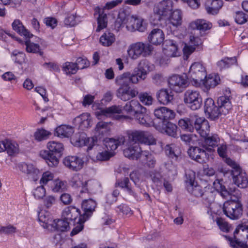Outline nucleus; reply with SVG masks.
<instances>
[{
	"label": "nucleus",
	"mask_w": 248,
	"mask_h": 248,
	"mask_svg": "<svg viewBox=\"0 0 248 248\" xmlns=\"http://www.w3.org/2000/svg\"><path fill=\"white\" fill-rule=\"evenodd\" d=\"M131 20L136 21V24L132 29V30H137L140 32H143L146 29V25L145 23L144 19L141 18H131Z\"/></svg>",
	"instance_id": "nucleus-58"
},
{
	"label": "nucleus",
	"mask_w": 248,
	"mask_h": 248,
	"mask_svg": "<svg viewBox=\"0 0 248 248\" xmlns=\"http://www.w3.org/2000/svg\"><path fill=\"white\" fill-rule=\"evenodd\" d=\"M169 23L174 27L180 26L182 22V13L181 10L176 9L172 10L167 19Z\"/></svg>",
	"instance_id": "nucleus-37"
},
{
	"label": "nucleus",
	"mask_w": 248,
	"mask_h": 248,
	"mask_svg": "<svg viewBox=\"0 0 248 248\" xmlns=\"http://www.w3.org/2000/svg\"><path fill=\"white\" fill-rule=\"evenodd\" d=\"M148 39L152 44L158 45L163 42L164 39V34L161 30L154 29L149 34Z\"/></svg>",
	"instance_id": "nucleus-33"
},
{
	"label": "nucleus",
	"mask_w": 248,
	"mask_h": 248,
	"mask_svg": "<svg viewBox=\"0 0 248 248\" xmlns=\"http://www.w3.org/2000/svg\"><path fill=\"white\" fill-rule=\"evenodd\" d=\"M75 121L78 123L80 129L84 130L91 126V118L90 114L88 113H84L77 117Z\"/></svg>",
	"instance_id": "nucleus-39"
},
{
	"label": "nucleus",
	"mask_w": 248,
	"mask_h": 248,
	"mask_svg": "<svg viewBox=\"0 0 248 248\" xmlns=\"http://www.w3.org/2000/svg\"><path fill=\"white\" fill-rule=\"evenodd\" d=\"M62 70L66 75L70 76L77 72L78 67L75 63L67 62L63 64Z\"/></svg>",
	"instance_id": "nucleus-53"
},
{
	"label": "nucleus",
	"mask_w": 248,
	"mask_h": 248,
	"mask_svg": "<svg viewBox=\"0 0 248 248\" xmlns=\"http://www.w3.org/2000/svg\"><path fill=\"white\" fill-rule=\"evenodd\" d=\"M5 151L10 156H14L19 153L18 144L15 141L6 140Z\"/></svg>",
	"instance_id": "nucleus-48"
},
{
	"label": "nucleus",
	"mask_w": 248,
	"mask_h": 248,
	"mask_svg": "<svg viewBox=\"0 0 248 248\" xmlns=\"http://www.w3.org/2000/svg\"><path fill=\"white\" fill-rule=\"evenodd\" d=\"M71 185L74 187H81L80 193L88 192L89 191L88 183L89 182L85 181V183L83 181V177L79 174H74L70 181Z\"/></svg>",
	"instance_id": "nucleus-29"
},
{
	"label": "nucleus",
	"mask_w": 248,
	"mask_h": 248,
	"mask_svg": "<svg viewBox=\"0 0 248 248\" xmlns=\"http://www.w3.org/2000/svg\"><path fill=\"white\" fill-rule=\"evenodd\" d=\"M236 64L237 59L235 57H226L217 62V65L220 70L229 68L231 66Z\"/></svg>",
	"instance_id": "nucleus-50"
},
{
	"label": "nucleus",
	"mask_w": 248,
	"mask_h": 248,
	"mask_svg": "<svg viewBox=\"0 0 248 248\" xmlns=\"http://www.w3.org/2000/svg\"><path fill=\"white\" fill-rule=\"evenodd\" d=\"M80 216L79 210L74 206H68L66 207L62 213V218L69 221L75 220Z\"/></svg>",
	"instance_id": "nucleus-32"
},
{
	"label": "nucleus",
	"mask_w": 248,
	"mask_h": 248,
	"mask_svg": "<svg viewBox=\"0 0 248 248\" xmlns=\"http://www.w3.org/2000/svg\"><path fill=\"white\" fill-rule=\"evenodd\" d=\"M99 41L102 46H109L115 42V36L109 31H106L101 36Z\"/></svg>",
	"instance_id": "nucleus-44"
},
{
	"label": "nucleus",
	"mask_w": 248,
	"mask_h": 248,
	"mask_svg": "<svg viewBox=\"0 0 248 248\" xmlns=\"http://www.w3.org/2000/svg\"><path fill=\"white\" fill-rule=\"evenodd\" d=\"M232 248H248V227L243 226L236 228L233 232V237L225 236Z\"/></svg>",
	"instance_id": "nucleus-4"
},
{
	"label": "nucleus",
	"mask_w": 248,
	"mask_h": 248,
	"mask_svg": "<svg viewBox=\"0 0 248 248\" xmlns=\"http://www.w3.org/2000/svg\"><path fill=\"white\" fill-rule=\"evenodd\" d=\"M192 85L201 88L204 92H208L221 82L220 78H193Z\"/></svg>",
	"instance_id": "nucleus-13"
},
{
	"label": "nucleus",
	"mask_w": 248,
	"mask_h": 248,
	"mask_svg": "<svg viewBox=\"0 0 248 248\" xmlns=\"http://www.w3.org/2000/svg\"><path fill=\"white\" fill-rule=\"evenodd\" d=\"M162 129L161 132H165L167 135L172 137H176L177 136V126L170 122H167L161 124Z\"/></svg>",
	"instance_id": "nucleus-47"
},
{
	"label": "nucleus",
	"mask_w": 248,
	"mask_h": 248,
	"mask_svg": "<svg viewBox=\"0 0 248 248\" xmlns=\"http://www.w3.org/2000/svg\"><path fill=\"white\" fill-rule=\"evenodd\" d=\"M184 101L192 110H194L199 109L202 102L200 93L191 90H188L185 92Z\"/></svg>",
	"instance_id": "nucleus-9"
},
{
	"label": "nucleus",
	"mask_w": 248,
	"mask_h": 248,
	"mask_svg": "<svg viewBox=\"0 0 248 248\" xmlns=\"http://www.w3.org/2000/svg\"><path fill=\"white\" fill-rule=\"evenodd\" d=\"M163 45V53L167 57H173L179 55L177 45L174 41L167 40Z\"/></svg>",
	"instance_id": "nucleus-24"
},
{
	"label": "nucleus",
	"mask_w": 248,
	"mask_h": 248,
	"mask_svg": "<svg viewBox=\"0 0 248 248\" xmlns=\"http://www.w3.org/2000/svg\"><path fill=\"white\" fill-rule=\"evenodd\" d=\"M248 19V16L243 12H237L235 14V21L238 24H243L246 23Z\"/></svg>",
	"instance_id": "nucleus-64"
},
{
	"label": "nucleus",
	"mask_w": 248,
	"mask_h": 248,
	"mask_svg": "<svg viewBox=\"0 0 248 248\" xmlns=\"http://www.w3.org/2000/svg\"><path fill=\"white\" fill-rule=\"evenodd\" d=\"M57 202V198L53 195H48L46 197L44 200V205L47 209L50 208Z\"/></svg>",
	"instance_id": "nucleus-61"
},
{
	"label": "nucleus",
	"mask_w": 248,
	"mask_h": 248,
	"mask_svg": "<svg viewBox=\"0 0 248 248\" xmlns=\"http://www.w3.org/2000/svg\"><path fill=\"white\" fill-rule=\"evenodd\" d=\"M129 180L127 177H124L121 180H118L115 183V186H119L122 188H124L127 192L131 195L133 196L136 200L138 202L142 200L141 197L136 193L129 185Z\"/></svg>",
	"instance_id": "nucleus-27"
},
{
	"label": "nucleus",
	"mask_w": 248,
	"mask_h": 248,
	"mask_svg": "<svg viewBox=\"0 0 248 248\" xmlns=\"http://www.w3.org/2000/svg\"><path fill=\"white\" fill-rule=\"evenodd\" d=\"M155 116L161 121V124L168 122L174 118L175 112L166 107H161L156 108L154 111Z\"/></svg>",
	"instance_id": "nucleus-17"
},
{
	"label": "nucleus",
	"mask_w": 248,
	"mask_h": 248,
	"mask_svg": "<svg viewBox=\"0 0 248 248\" xmlns=\"http://www.w3.org/2000/svg\"><path fill=\"white\" fill-rule=\"evenodd\" d=\"M221 195L226 198H227L228 196H232L236 197L237 199L241 197L240 191L235 187H230L228 190H227L226 188L221 186Z\"/></svg>",
	"instance_id": "nucleus-51"
},
{
	"label": "nucleus",
	"mask_w": 248,
	"mask_h": 248,
	"mask_svg": "<svg viewBox=\"0 0 248 248\" xmlns=\"http://www.w3.org/2000/svg\"><path fill=\"white\" fill-rule=\"evenodd\" d=\"M189 157L200 163H205L209 159V155L205 149L200 147H191L188 151Z\"/></svg>",
	"instance_id": "nucleus-15"
},
{
	"label": "nucleus",
	"mask_w": 248,
	"mask_h": 248,
	"mask_svg": "<svg viewBox=\"0 0 248 248\" xmlns=\"http://www.w3.org/2000/svg\"><path fill=\"white\" fill-rule=\"evenodd\" d=\"M96 206L95 202L92 199L84 200L82 203L84 213L80 216L88 219L94 211Z\"/></svg>",
	"instance_id": "nucleus-31"
},
{
	"label": "nucleus",
	"mask_w": 248,
	"mask_h": 248,
	"mask_svg": "<svg viewBox=\"0 0 248 248\" xmlns=\"http://www.w3.org/2000/svg\"><path fill=\"white\" fill-rule=\"evenodd\" d=\"M123 110L127 113L139 112V111H143L146 110V108L141 106L140 103L137 100H133L127 102L123 107Z\"/></svg>",
	"instance_id": "nucleus-34"
},
{
	"label": "nucleus",
	"mask_w": 248,
	"mask_h": 248,
	"mask_svg": "<svg viewBox=\"0 0 248 248\" xmlns=\"http://www.w3.org/2000/svg\"><path fill=\"white\" fill-rule=\"evenodd\" d=\"M47 148L48 151L44 150L40 152V156L46 160L49 167L57 166L64 150L63 145L59 142L51 141L47 143Z\"/></svg>",
	"instance_id": "nucleus-2"
},
{
	"label": "nucleus",
	"mask_w": 248,
	"mask_h": 248,
	"mask_svg": "<svg viewBox=\"0 0 248 248\" xmlns=\"http://www.w3.org/2000/svg\"><path fill=\"white\" fill-rule=\"evenodd\" d=\"M196 118H197L191 117L181 119L178 122V125L183 129L189 132H193L194 130Z\"/></svg>",
	"instance_id": "nucleus-38"
},
{
	"label": "nucleus",
	"mask_w": 248,
	"mask_h": 248,
	"mask_svg": "<svg viewBox=\"0 0 248 248\" xmlns=\"http://www.w3.org/2000/svg\"><path fill=\"white\" fill-rule=\"evenodd\" d=\"M126 148L124 150V155L130 159L140 160L143 151L140 144L126 141Z\"/></svg>",
	"instance_id": "nucleus-14"
},
{
	"label": "nucleus",
	"mask_w": 248,
	"mask_h": 248,
	"mask_svg": "<svg viewBox=\"0 0 248 248\" xmlns=\"http://www.w3.org/2000/svg\"><path fill=\"white\" fill-rule=\"evenodd\" d=\"M12 29L21 36H23L26 39L33 37V34L27 29L19 19H15L12 24Z\"/></svg>",
	"instance_id": "nucleus-28"
},
{
	"label": "nucleus",
	"mask_w": 248,
	"mask_h": 248,
	"mask_svg": "<svg viewBox=\"0 0 248 248\" xmlns=\"http://www.w3.org/2000/svg\"><path fill=\"white\" fill-rule=\"evenodd\" d=\"M79 16H77L76 14L69 15L65 17L63 23L67 27L74 26L79 21Z\"/></svg>",
	"instance_id": "nucleus-57"
},
{
	"label": "nucleus",
	"mask_w": 248,
	"mask_h": 248,
	"mask_svg": "<svg viewBox=\"0 0 248 248\" xmlns=\"http://www.w3.org/2000/svg\"><path fill=\"white\" fill-rule=\"evenodd\" d=\"M188 78H168L167 82L170 89L176 92H182L188 86Z\"/></svg>",
	"instance_id": "nucleus-20"
},
{
	"label": "nucleus",
	"mask_w": 248,
	"mask_h": 248,
	"mask_svg": "<svg viewBox=\"0 0 248 248\" xmlns=\"http://www.w3.org/2000/svg\"><path fill=\"white\" fill-rule=\"evenodd\" d=\"M128 140L127 141L132 143L144 144L148 145H155L156 140L152 134L146 131L130 130L127 132Z\"/></svg>",
	"instance_id": "nucleus-5"
},
{
	"label": "nucleus",
	"mask_w": 248,
	"mask_h": 248,
	"mask_svg": "<svg viewBox=\"0 0 248 248\" xmlns=\"http://www.w3.org/2000/svg\"><path fill=\"white\" fill-rule=\"evenodd\" d=\"M217 190L211 186L203 188L201 197L202 198L204 203L209 204L214 201Z\"/></svg>",
	"instance_id": "nucleus-30"
},
{
	"label": "nucleus",
	"mask_w": 248,
	"mask_h": 248,
	"mask_svg": "<svg viewBox=\"0 0 248 248\" xmlns=\"http://www.w3.org/2000/svg\"><path fill=\"white\" fill-rule=\"evenodd\" d=\"M204 142L201 143V146L207 152L212 153L215 151V148L217 147L220 141L218 135L216 134L208 135L204 138Z\"/></svg>",
	"instance_id": "nucleus-22"
},
{
	"label": "nucleus",
	"mask_w": 248,
	"mask_h": 248,
	"mask_svg": "<svg viewBox=\"0 0 248 248\" xmlns=\"http://www.w3.org/2000/svg\"><path fill=\"white\" fill-rule=\"evenodd\" d=\"M233 180L237 186L241 188H246L248 186L247 175L243 172L240 168H237L232 170Z\"/></svg>",
	"instance_id": "nucleus-18"
},
{
	"label": "nucleus",
	"mask_w": 248,
	"mask_h": 248,
	"mask_svg": "<svg viewBox=\"0 0 248 248\" xmlns=\"http://www.w3.org/2000/svg\"><path fill=\"white\" fill-rule=\"evenodd\" d=\"M122 112V107L114 105L105 108L99 109L95 112V114L98 119H102L104 117H111L114 114H120Z\"/></svg>",
	"instance_id": "nucleus-23"
},
{
	"label": "nucleus",
	"mask_w": 248,
	"mask_h": 248,
	"mask_svg": "<svg viewBox=\"0 0 248 248\" xmlns=\"http://www.w3.org/2000/svg\"><path fill=\"white\" fill-rule=\"evenodd\" d=\"M222 5L223 1L221 0H213L210 4L205 3V9L208 14L214 15L218 13Z\"/></svg>",
	"instance_id": "nucleus-42"
},
{
	"label": "nucleus",
	"mask_w": 248,
	"mask_h": 248,
	"mask_svg": "<svg viewBox=\"0 0 248 248\" xmlns=\"http://www.w3.org/2000/svg\"><path fill=\"white\" fill-rule=\"evenodd\" d=\"M187 190L189 193L197 197H201L203 188L199 185H198L197 183L193 185L189 186H187Z\"/></svg>",
	"instance_id": "nucleus-56"
},
{
	"label": "nucleus",
	"mask_w": 248,
	"mask_h": 248,
	"mask_svg": "<svg viewBox=\"0 0 248 248\" xmlns=\"http://www.w3.org/2000/svg\"><path fill=\"white\" fill-rule=\"evenodd\" d=\"M126 142L125 138L121 136L117 139L106 138L104 140V144L108 151H114L118 146L123 145Z\"/></svg>",
	"instance_id": "nucleus-26"
},
{
	"label": "nucleus",
	"mask_w": 248,
	"mask_h": 248,
	"mask_svg": "<svg viewBox=\"0 0 248 248\" xmlns=\"http://www.w3.org/2000/svg\"><path fill=\"white\" fill-rule=\"evenodd\" d=\"M140 101L145 105L149 106L152 104L153 98L147 93H141L139 94Z\"/></svg>",
	"instance_id": "nucleus-62"
},
{
	"label": "nucleus",
	"mask_w": 248,
	"mask_h": 248,
	"mask_svg": "<svg viewBox=\"0 0 248 248\" xmlns=\"http://www.w3.org/2000/svg\"><path fill=\"white\" fill-rule=\"evenodd\" d=\"M63 163L68 169L78 171L83 167L84 161L82 158L77 156L69 155L63 159Z\"/></svg>",
	"instance_id": "nucleus-19"
},
{
	"label": "nucleus",
	"mask_w": 248,
	"mask_h": 248,
	"mask_svg": "<svg viewBox=\"0 0 248 248\" xmlns=\"http://www.w3.org/2000/svg\"><path fill=\"white\" fill-rule=\"evenodd\" d=\"M190 43L191 45H185L183 51L187 56L190 55L195 49V46L202 44V40L198 36H190Z\"/></svg>",
	"instance_id": "nucleus-36"
},
{
	"label": "nucleus",
	"mask_w": 248,
	"mask_h": 248,
	"mask_svg": "<svg viewBox=\"0 0 248 248\" xmlns=\"http://www.w3.org/2000/svg\"><path fill=\"white\" fill-rule=\"evenodd\" d=\"M138 82L139 78H116V83L122 84L117 91V97L124 101L135 97L138 94V91L135 89H131L130 84H136Z\"/></svg>",
	"instance_id": "nucleus-3"
},
{
	"label": "nucleus",
	"mask_w": 248,
	"mask_h": 248,
	"mask_svg": "<svg viewBox=\"0 0 248 248\" xmlns=\"http://www.w3.org/2000/svg\"><path fill=\"white\" fill-rule=\"evenodd\" d=\"M140 161L144 165H146L150 168H154L156 164V160L154 156L148 151H143Z\"/></svg>",
	"instance_id": "nucleus-35"
},
{
	"label": "nucleus",
	"mask_w": 248,
	"mask_h": 248,
	"mask_svg": "<svg viewBox=\"0 0 248 248\" xmlns=\"http://www.w3.org/2000/svg\"><path fill=\"white\" fill-rule=\"evenodd\" d=\"M223 211L229 218L233 220L240 218L243 214V206L237 199L225 202L223 204Z\"/></svg>",
	"instance_id": "nucleus-7"
},
{
	"label": "nucleus",
	"mask_w": 248,
	"mask_h": 248,
	"mask_svg": "<svg viewBox=\"0 0 248 248\" xmlns=\"http://www.w3.org/2000/svg\"><path fill=\"white\" fill-rule=\"evenodd\" d=\"M109 123L101 121L98 122L95 127V131L99 134L103 135L109 130Z\"/></svg>",
	"instance_id": "nucleus-59"
},
{
	"label": "nucleus",
	"mask_w": 248,
	"mask_h": 248,
	"mask_svg": "<svg viewBox=\"0 0 248 248\" xmlns=\"http://www.w3.org/2000/svg\"><path fill=\"white\" fill-rule=\"evenodd\" d=\"M51 133L44 129H38L34 133V137L36 140L41 141L46 140Z\"/></svg>",
	"instance_id": "nucleus-55"
},
{
	"label": "nucleus",
	"mask_w": 248,
	"mask_h": 248,
	"mask_svg": "<svg viewBox=\"0 0 248 248\" xmlns=\"http://www.w3.org/2000/svg\"><path fill=\"white\" fill-rule=\"evenodd\" d=\"M152 46L149 43L138 42L131 44L128 47L127 54L129 57L132 60H136L141 56H149L153 51Z\"/></svg>",
	"instance_id": "nucleus-6"
},
{
	"label": "nucleus",
	"mask_w": 248,
	"mask_h": 248,
	"mask_svg": "<svg viewBox=\"0 0 248 248\" xmlns=\"http://www.w3.org/2000/svg\"><path fill=\"white\" fill-rule=\"evenodd\" d=\"M17 40L18 41V40ZM19 41L25 46L26 50L27 52L39 53L40 55H43V52L41 51L39 45L37 43L31 42L30 39H26L25 41H23L21 39H19Z\"/></svg>",
	"instance_id": "nucleus-40"
},
{
	"label": "nucleus",
	"mask_w": 248,
	"mask_h": 248,
	"mask_svg": "<svg viewBox=\"0 0 248 248\" xmlns=\"http://www.w3.org/2000/svg\"><path fill=\"white\" fill-rule=\"evenodd\" d=\"M39 220L45 223V226H44V227H46L49 230L52 232H66L70 229L69 222L63 218L54 219L51 224H47L46 223L47 219H46L45 217L44 219L43 218L42 215L39 214Z\"/></svg>",
	"instance_id": "nucleus-12"
},
{
	"label": "nucleus",
	"mask_w": 248,
	"mask_h": 248,
	"mask_svg": "<svg viewBox=\"0 0 248 248\" xmlns=\"http://www.w3.org/2000/svg\"><path fill=\"white\" fill-rule=\"evenodd\" d=\"M18 168L23 173L27 175L28 178L33 181H36L41 174L40 170L32 164L22 162L18 164Z\"/></svg>",
	"instance_id": "nucleus-16"
},
{
	"label": "nucleus",
	"mask_w": 248,
	"mask_h": 248,
	"mask_svg": "<svg viewBox=\"0 0 248 248\" xmlns=\"http://www.w3.org/2000/svg\"><path fill=\"white\" fill-rule=\"evenodd\" d=\"M173 2L171 0H163L155 3L153 12L155 17L158 20H165L173 10Z\"/></svg>",
	"instance_id": "nucleus-8"
},
{
	"label": "nucleus",
	"mask_w": 248,
	"mask_h": 248,
	"mask_svg": "<svg viewBox=\"0 0 248 248\" xmlns=\"http://www.w3.org/2000/svg\"><path fill=\"white\" fill-rule=\"evenodd\" d=\"M188 76H190L191 78H213L211 75L207 77L205 67L199 62H195L191 65L188 75L183 73V75L173 74L170 78H188Z\"/></svg>",
	"instance_id": "nucleus-11"
},
{
	"label": "nucleus",
	"mask_w": 248,
	"mask_h": 248,
	"mask_svg": "<svg viewBox=\"0 0 248 248\" xmlns=\"http://www.w3.org/2000/svg\"><path fill=\"white\" fill-rule=\"evenodd\" d=\"M194 129L203 138L207 137L210 132V125L208 121L204 118H196Z\"/></svg>",
	"instance_id": "nucleus-21"
},
{
	"label": "nucleus",
	"mask_w": 248,
	"mask_h": 248,
	"mask_svg": "<svg viewBox=\"0 0 248 248\" xmlns=\"http://www.w3.org/2000/svg\"><path fill=\"white\" fill-rule=\"evenodd\" d=\"M191 27L193 29L196 28L197 31H204L210 29L212 27V24L205 20L198 19L192 23Z\"/></svg>",
	"instance_id": "nucleus-49"
},
{
	"label": "nucleus",
	"mask_w": 248,
	"mask_h": 248,
	"mask_svg": "<svg viewBox=\"0 0 248 248\" xmlns=\"http://www.w3.org/2000/svg\"><path fill=\"white\" fill-rule=\"evenodd\" d=\"M95 13H98L99 16L97 18L98 26L96 30L97 32L100 31L101 30L107 27V16L106 14H104L103 10L99 7L95 8Z\"/></svg>",
	"instance_id": "nucleus-41"
},
{
	"label": "nucleus",
	"mask_w": 248,
	"mask_h": 248,
	"mask_svg": "<svg viewBox=\"0 0 248 248\" xmlns=\"http://www.w3.org/2000/svg\"><path fill=\"white\" fill-rule=\"evenodd\" d=\"M147 74V70L144 67L139 66L134 69L131 74L124 73L121 78H142V76H145Z\"/></svg>",
	"instance_id": "nucleus-46"
},
{
	"label": "nucleus",
	"mask_w": 248,
	"mask_h": 248,
	"mask_svg": "<svg viewBox=\"0 0 248 248\" xmlns=\"http://www.w3.org/2000/svg\"><path fill=\"white\" fill-rule=\"evenodd\" d=\"M66 188V183L60 179H56L51 182V189L54 192H60Z\"/></svg>",
	"instance_id": "nucleus-52"
},
{
	"label": "nucleus",
	"mask_w": 248,
	"mask_h": 248,
	"mask_svg": "<svg viewBox=\"0 0 248 248\" xmlns=\"http://www.w3.org/2000/svg\"><path fill=\"white\" fill-rule=\"evenodd\" d=\"M217 103L219 107L215 105L212 98H207L204 103V112L212 120L217 118L221 114L226 115L232 108L229 97L222 96L218 98Z\"/></svg>",
	"instance_id": "nucleus-1"
},
{
	"label": "nucleus",
	"mask_w": 248,
	"mask_h": 248,
	"mask_svg": "<svg viewBox=\"0 0 248 248\" xmlns=\"http://www.w3.org/2000/svg\"><path fill=\"white\" fill-rule=\"evenodd\" d=\"M156 98L158 102L163 105H167L172 103L174 94L171 91L166 89H162L156 93Z\"/></svg>",
	"instance_id": "nucleus-25"
},
{
	"label": "nucleus",
	"mask_w": 248,
	"mask_h": 248,
	"mask_svg": "<svg viewBox=\"0 0 248 248\" xmlns=\"http://www.w3.org/2000/svg\"><path fill=\"white\" fill-rule=\"evenodd\" d=\"M145 111H139V112L135 113V117L137 121L139 124L144 126L148 125L147 120L148 119V117L147 115L144 114Z\"/></svg>",
	"instance_id": "nucleus-63"
},
{
	"label": "nucleus",
	"mask_w": 248,
	"mask_h": 248,
	"mask_svg": "<svg viewBox=\"0 0 248 248\" xmlns=\"http://www.w3.org/2000/svg\"><path fill=\"white\" fill-rule=\"evenodd\" d=\"M87 219V218L80 216L78 219L77 226L73 229L71 232V235H75L81 232L83 229V223Z\"/></svg>",
	"instance_id": "nucleus-60"
},
{
	"label": "nucleus",
	"mask_w": 248,
	"mask_h": 248,
	"mask_svg": "<svg viewBox=\"0 0 248 248\" xmlns=\"http://www.w3.org/2000/svg\"><path fill=\"white\" fill-rule=\"evenodd\" d=\"M74 133V129L72 126L66 125H62L55 130V134L60 138H68Z\"/></svg>",
	"instance_id": "nucleus-43"
},
{
	"label": "nucleus",
	"mask_w": 248,
	"mask_h": 248,
	"mask_svg": "<svg viewBox=\"0 0 248 248\" xmlns=\"http://www.w3.org/2000/svg\"><path fill=\"white\" fill-rule=\"evenodd\" d=\"M97 138H87L84 133H78L75 134L71 139V142L75 146L80 147L83 146H88L87 150H91L96 144Z\"/></svg>",
	"instance_id": "nucleus-10"
},
{
	"label": "nucleus",
	"mask_w": 248,
	"mask_h": 248,
	"mask_svg": "<svg viewBox=\"0 0 248 248\" xmlns=\"http://www.w3.org/2000/svg\"><path fill=\"white\" fill-rule=\"evenodd\" d=\"M165 151L167 155L176 159L180 155L181 152L178 147L174 144H168L165 147Z\"/></svg>",
	"instance_id": "nucleus-45"
},
{
	"label": "nucleus",
	"mask_w": 248,
	"mask_h": 248,
	"mask_svg": "<svg viewBox=\"0 0 248 248\" xmlns=\"http://www.w3.org/2000/svg\"><path fill=\"white\" fill-rule=\"evenodd\" d=\"M215 221L220 231L224 232H228L232 230L231 225L229 224L225 219L220 217L216 218Z\"/></svg>",
	"instance_id": "nucleus-54"
}]
</instances>
